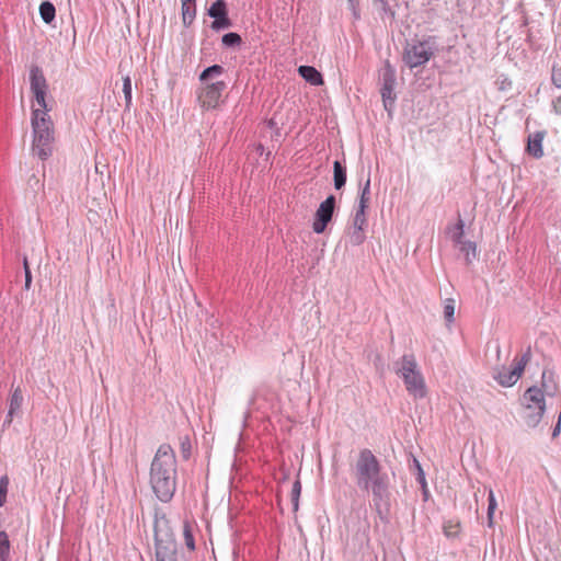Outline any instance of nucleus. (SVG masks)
I'll use <instances>...</instances> for the list:
<instances>
[{
    "instance_id": "nucleus-49",
    "label": "nucleus",
    "mask_w": 561,
    "mask_h": 561,
    "mask_svg": "<svg viewBox=\"0 0 561 561\" xmlns=\"http://www.w3.org/2000/svg\"><path fill=\"white\" fill-rule=\"evenodd\" d=\"M500 352H501L500 346H497V348H496L497 355H500Z\"/></svg>"
},
{
    "instance_id": "nucleus-32",
    "label": "nucleus",
    "mask_w": 561,
    "mask_h": 561,
    "mask_svg": "<svg viewBox=\"0 0 561 561\" xmlns=\"http://www.w3.org/2000/svg\"><path fill=\"white\" fill-rule=\"evenodd\" d=\"M463 227H465L463 221L461 219H459L456 225L455 232L451 236L453 242L457 247H459L460 244L466 242V240H463V234H465Z\"/></svg>"
},
{
    "instance_id": "nucleus-48",
    "label": "nucleus",
    "mask_w": 561,
    "mask_h": 561,
    "mask_svg": "<svg viewBox=\"0 0 561 561\" xmlns=\"http://www.w3.org/2000/svg\"><path fill=\"white\" fill-rule=\"evenodd\" d=\"M196 0H181V4L186 5V3H195Z\"/></svg>"
},
{
    "instance_id": "nucleus-20",
    "label": "nucleus",
    "mask_w": 561,
    "mask_h": 561,
    "mask_svg": "<svg viewBox=\"0 0 561 561\" xmlns=\"http://www.w3.org/2000/svg\"><path fill=\"white\" fill-rule=\"evenodd\" d=\"M22 404H23V393H22L21 388L16 387L15 389H13L11 397H10V402H9L10 416H14V414L18 411H20V409L22 408Z\"/></svg>"
},
{
    "instance_id": "nucleus-9",
    "label": "nucleus",
    "mask_w": 561,
    "mask_h": 561,
    "mask_svg": "<svg viewBox=\"0 0 561 561\" xmlns=\"http://www.w3.org/2000/svg\"><path fill=\"white\" fill-rule=\"evenodd\" d=\"M227 83L225 81H215L206 83L198 92V101L201 106L205 110L216 108L221 100L222 92L226 90Z\"/></svg>"
},
{
    "instance_id": "nucleus-11",
    "label": "nucleus",
    "mask_w": 561,
    "mask_h": 561,
    "mask_svg": "<svg viewBox=\"0 0 561 561\" xmlns=\"http://www.w3.org/2000/svg\"><path fill=\"white\" fill-rule=\"evenodd\" d=\"M153 531L154 543H176L170 522L164 514L159 515L156 513Z\"/></svg>"
},
{
    "instance_id": "nucleus-22",
    "label": "nucleus",
    "mask_w": 561,
    "mask_h": 561,
    "mask_svg": "<svg viewBox=\"0 0 561 561\" xmlns=\"http://www.w3.org/2000/svg\"><path fill=\"white\" fill-rule=\"evenodd\" d=\"M207 13L214 20L217 18H222V15H226V13H228L226 1L225 0H216L209 7Z\"/></svg>"
},
{
    "instance_id": "nucleus-4",
    "label": "nucleus",
    "mask_w": 561,
    "mask_h": 561,
    "mask_svg": "<svg viewBox=\"0 0 561 561\" xmlns=\"http://www.w3.org/2000/svg\"><path fill=\"white\" fill-rule=\"evenodd\" d=\"M33 144L35 156L46 160L53 153L54 130L49 115L39 108L32 110Z\"/></svg>"
},
{
    "instance_id": "nucleus-44",
    "label": "nucleus",
    "mask_w": 561,
    "mask_h": 561,
    "mask_svg": "<svg viewBox=\"0 0 561 561\" xmlns=\"http://www.w3.org/2000/svg\"><path fill=\"white\" fill-rule=\"evenodd\" d=\"M553 106L557 113L561 114V96L557 98L553 102Z\"/></svg>"
},
{
    "instance_id": "nucleus-29",
    "label": "nucleus",
    "mask_w": 561,
    "mask_h": 561,
    "mask_svg": "<svg viewBox=\"0 0 561 561\" xmlns=\"http://www.w3.org/2000/svg\"><path fill=\"white\" fill-rule=\"evenodd\" d=\"M123 93L125 99V108L129 111L131 106V80L129 76L123 78Z\"/></svg>"
},
{
    "instance_id": "nucleus-34",
    "label": "nucleus",
    "mask_w": 561,
    "mask_h": 561,
    "mask_svg": "<svg viewBox=\"0 0 561 561\" xmlns=\"http://www.w3.org/2000/svg\"><path fill=\"white\" fill-rule=\"evenodd\" d=\"M496 500L495 495L492 490L489 491L488 495V519H489V526H492L493 524V514L496 510Z\"/></svg>"
},
{
    "instance_id": "nucleus-37",
    "label": "nucleus",
    "mask_w": 561,
    "mask_h": 561,
    "mask_svg": "<svg viewBox=\"0 0 561 561\" xmlns=\"http://www.w3.org/2000/svg\"><path fill=\"white\" fill-rule=\"evenodd\" d=\"M9 483H10V480L7 474H4L0 478V507H2L7 502Z\"/></svg>"
},
{
    "instance_id": "nucleus-38",
    "label": "nucleus",
    "mask_w": 561,
    "mask_h": 561,
    "mask_svg": "<svg viewBox=\"0 0 561 561\" xmlns=\"http://www.w3.org/2000/svg\"><path fill=\"white\" fill-rule=\"evenodd\" d=\"M183 535H184V540H185L186 547L190 550H194L195 549V540H194V536L192 533V528L188 523H184Z\"/></svg>"
},
{
    "instance_id": "nucleus-25",
    "label": "nucleus",
    "mask_w": 561,
    "mask_h": 561,
    "mask_svg": "<svg viewBox=\"0 0 561 561\" xmlns=\"http://www.w3.org/2000/svg\"><path fill=\"white\" fill-rule=\"evenodd\" d=\"M10 540L5 531H0V561H9Z\"/></svg>"
},
{
    "instance_id": "nucleus-10",
    "label": "nucleus",
    "mask_w": 561,
    "mask_h": 561,
    "mask_svg": "<svg viewBox=\"0 0 561 561\" xmlns=\"http://www.w3.org/2000/svg\"><path fill=\"white\" fill-rule=\"evenodd\" d=\"M336 208V197L329 195L318 207L314 219L312 222V229L316 233H323L329 222L332 220L334 210Z\"/></svg>"
},
{
    "instance_id": "nucleus-50",
    "label": "nucleus",
    "mask_w": 561,
    "mask_h": 561,
    "mask_svg": "<svg viewBox=\"0 0 561 561\" xmlns=\"http://www.w3.org/2000/svg\"><path fill=\"white\" fill-rule=\"evenodd\" d=\"M382 0H374L375 3H380Z\"/></svg>"
},
{
    "instance_id": "nucleus-1",
    "label": "nucleus",
    "mask_w": 561,
    "mask_h": 561,
    "mask_svg": "<svg viewBox=\"0 0 561 561\" xmlns=\"http://www.w3.org/2000/svg\"><path fill=\"white\" fill-rule=\"evenodd\" d=\"M352 474L359 490L371 493V507L379 519L388 523L391 510V480L370 449L359 450Z\"/></svg>"
},
{
    "instance_id": "nucleus-39",
    "label": "nucleus",
    "mask_w": 561,
    "mask_h": 561,
    "mask_svg": "<svg viewBox=\"0 0 561 561\" xmlns=\"http://www.w3.org/2000/svg\"><path fill=\"white\" fill-rule=\"evenodd\" d=\"M551 82L556 88L561 89V66L558 64L552 65Z\"/></svg>"
},
{
    "instance_id": "nucleus-12",
    "label": "nucleus",
    "mask_w": 561,
    "mask_h": 561,
    "mask_svg": "<svg viewBox=\"0 0 561 561\" xmlns=\"http://www.w3.org/2000/svg\"><path fill=\"white\" fill-rule=\"evenodd\" d=\"M367 225L366 209L357 207L353 217V231L350 236L351 243L359 245L365 240L364 228Z\"/></svg>"
},
{
    "instance_id": "nucleus-16",
    "label": "nucleus",
    "mask_w": 561,
    "mask_h": 561,
    "mask_svg": "<svg viewBox=\"0 0 561 561\" xmlns=\"http://www.w3.org/2000/svg\"><path fill=\"white\" fill-rule=\"evenodd\" d=\"M298 73L304 78L308 83L312 85H321L323 84V77L320 71H318L312 66H300L298 68Z\"/></svg>"
},
{
    "instance_id": "nucleus-40",
    "label": "nucleus",
    "mask_w": 561,
    "mask_h": 561,
    "mask_svg": "<svg viewBox=\"0 0 561 561\" xmlns=\"http://www.w3.org/2000/svg\"><path fill=\"white\" fill-rule=\"evenodd\" d=\"M46 93L47 90L36 91L33 93L35 102L39 106L38 108L45 111L47 113V104H46Z\"/></svg>"
},
{
    "instance_id": "nucleus-8",
    "label": "nucleus",
    "mask_w": 561,
    "mask_h": 561,
    "mask_svg": "<svg viewBox=\"0 0 561 561\" xmlns=\"http://www.w3.org/2000/svg\"><path fill=\"white\" fill-rule=\"evenodd\" d=\"M381 88L380 94L385 110L390 114L393 110L397 95L394 93L396 87V69L391 66L389 60L385 61L380 70Z\"/></svg>"
},
{
    "instance_id": "nucleus-46",
    "label": "nucleus",
    "mask_w": 561,
    "mask_h": 561,
    "mask_svg": "<svg viewBox=\"0 0 561 561\" xmlns=\"http://www.w3.org/2000/svg\"><path fill=\"white\" fill-rule=\"evenodd\" d=\"M276 125H277V124H276V122H275V119H274V118L268 119V122H267V126H268L270 128L274 129V128H276Z\"/></svg>"
},
{
    "instance_id": "nucleus-19",
    "label": "nucleus",
    "mask_w": 561,
    "mask_h": 561,
    "mask_svg": "<svg viewBox=\"0 0 561 561\" xmlns=\"http://www.w3.org/2000/svg\"><path fill=\"white\" fill-rule=\"evenodd\" d=\"M225 72V68L220 65H213L205 68L199 75V81L204 83H209L210 80H214L221 76Z\"/></svg>"
},
{
    "instance_id": "nucleus-35",
    "label": "nucleus",
    "mask_w": 561,
    "mask_h": 561,
    "mask_svg": "<svg viewBox=\"0 0 561 561\" xmlns=\"http://www.w3.org/2000/svg\"><path fill=\"white\" fill-rule=\"evenodd\" d=\"M300 493H301V483H300L299 479H297L293 483V488H291V503H293L294 511L298 510Z\"/></svg>"
},
{
    "instance_id": "nucleus-28",
    "label": "nucleus",
    "mask_w": 561,
    "mask_h": 561,
    "mask_svg": "<svg viewBox=\"0 0 561 561\" xmlns=\"http://www.w3.org/2000/svg\"><path fill=\"white\" fill-rule=\"evenodd\" d=\"M221 43L226 47L234 48L241 45L242 38L238 33L230 32L221 37Z\"/></svg>"
},
{
    "instance_id": "nucleus-24",
    "label": "nucleus",
    "mask_w": 561,
    "mask_h": 561,
    "mask_svg": "<svg viewBox=\"0 0 561 561\" xmlns=\"http://www.w3.org/2000/svg\"><path fill=\"white\" fill-rule=\"evenodd\" d=\"M370 201V176L367 178L365 184L360 188L359 199L357 207H362L363 209L368 208V204Z\"/></svg>"
},
{
    "instance_id": "nucleus-14",
    "label": "nucleus",
    "mask_w": 561,
    "mask_h": 561,
    "mask_svg": "<svg viewBox=\"0 0 561 561\" xmlns=\"http://www.w3.org/2000/svg\"><path fill=\"white\" fill-rule=\"evenodd\" d=\"M156 561H178V543H154Z\"/></svg>"
},
{
    "instance_id": "nucleus-33",
    "label": "nucleus",
    "mask_w": 561,
    "mask_h": 561,
    "mask_svg": "<svg viewBox=\"0 0 561 561\" xmlns=\"http://www.w3.org/2000/svg\"><path fill=\"white\" fill-rule=\"evenodd\" d=\"M192 451V443L187 435L180 437V453L183 459H188Z\"/></svg>"
},
{
    "instance_id": "nucleus-23",
    "label": "nucleus",
    "mask_w": 561,
    "mask_h": 561,
    "mask_svg": "<svg viewBox=\"0 0 561 561\" xmlns=\"http://www.w3.org/2000/svg\"><path fill=\"white\" fill-rule=\"evenodd\" d=\"M413 462H414V466H415V468L417 470L416 481L420 483V485L422 488L423 500L427 501L428 497H430V491L427 489L425 473H424L420 462L416 459H414Z\"/></svg>"
},
{
    "instance_id": "nucleus-15",
    "label": "nucleus",
    "mask_w": 561,
    "mask_h": 561,
    "mask_svg": "<svg viewBox=\"0 0 561 561\" xmlns=\"http://www.w3.org/2000/svg\"><path fill=\"white\" fill-rule=\"evenodd\" d=\"M30 84L32 93L48 90L46 78L38 66H33L30 70Z\"/></svg>"
},
{
    "instance_id": "nucleus-26",
    "label": "nucleus",
    "mask_w": 561,
    "mask_h": 561,
    "mask_svg": "<svg viewBox=\"0 0 561 561\" xmlns=\"http://www.w3.org/2000/svg\"><path fill=\"white\" fill-rule=\"evenodd\" d=\"M182 5V18L184 25H191L196 16V5L195 3H186V5Z\"/></svg>"
},
{
    "instance_id": "nucleus-13",
    "label": "nucleus",
    "mask_w": 561,
    "mask_h": 561,
    "mask_svg": "<svg viewBox=\"0 0 561 561\" xmlns=\"http://www.w3.org/2000/svg\"><path fill=\"white\" fill-rule=\"evenodd\" d=\"M546 136L543 130H538L528 136L526 151L535 159L543 156L542 141Z\"/></svg>"
},
{
    "instance_id": "nucleus-21",
    "label": "nucleus",
    "mask_w": 561,
    "mask_h": 561,
    "mask_svg": "<svg viewBox=\"0 0 561 561\" xmlns=\"http://www.w3.org/2000/svg\"><path fill=\"white\" fill-rule=\"evenodd\" d=\"M39 15L46 24H50L56 16L55 5L48 0L43 1L39 5Z\"/></svg>"
},
{
    "instance_id": "nucleus-5",
    "label": "nucleus",
    "mask_w": 561,
    "mask_h": 561,
    "mask_svg": "<svg viewBox=\"0 0 561 561\" xmlns=\"http://www.w3.org/2000/svg\"><path fill=\"white\" fill-rule=\"evenodd\" d=\"M546 411V402L543 392L540 388L529 387L523 396V414L524 423L535 428L541 421Z\"/></svg>"
},
{
    "instance_id": "nucleus-7",
    "label": "nucleus",
    "mask_w": 561,
    "mask_h": 561,
    "mask_svg": "<svg viewBox=\"0 0 561 561\" xmlns=\"http://www.w3.org/2000/svg\"><path fill=\"white\" fill-rule=\"evenodd\" d=\"M530 358L531 350L530 347H527V350L522 354L519 358H515L514 366L511 370L506 369L505 367L495 368L492 376L501 386L512 387L520 378Z\"/></svg>"
},
{
    "instance_id": "nucleus-42",
    "label": "nucleus",
    "mask_w": 561,
    "mask_h": 561,
    "mask_svg": "<svg viewBox=\"0 0 561 561\" xmlns=\"http://www.w3.org/2000/svg\"><path fill=\"white\" fill-rule=\"evenodd\" d=\"M359 0H348V3L353 10L354 16L359 18L356 7L358 5Z\"/></svg>"
},
{
    "instance_id": "nucleus-30",
    "label": "nucleus",
    "mask_w": 561,
    "mask_h": 561,
    "mask_svg": "<svg viewBox=\"0 0 561 561\" xmlns=\"http://www.w3.org/2000/svg\"><path fill=\"white\" fill-rule=\"evenodd\" d=\"M455 300L453 298H447L444 300V318L447 323H453L455 318Z\"/></svg>"
},
{
    "instance_id": "nucleus-18",
    "label": "nucleus",
    "mask_w": 561,
    "mask_h": 561,
    "mask_svg": "<svg viewBox=\"0 0 561 561\" xmlns=\"http://www.w3.org/2000/svg\"><path fill=\"white\" fill-rule=\"evenodd\" d=\"M542 383L540 388L543 392V396L553 397L558 391V385L554 380V376L552 371L543 370L542 371Z\"/></svg>"
},
{
    "instance_id": "nucleus-45",
    "label": "nucleus",
    "mask_w": 561,
    "mask_h": 561,
    "mask_svg": "<svg viewBox=\"0 0 561 561\" xmlns=\"http://www.w3.org/2000/svg\"><path fill=\"white\" fill-rule=\"evenodd\" d=\"M13 416H10V411H8L7 417L4 420L3 426H9L12 423Z\"/></svg>"
},
{
    "instance_id": "nucleus-3",
    "label": "nucleus",
    "mask_w": 561,
    "mask_h": 561,
    "mask_svg": "<svg viewBox=\"0 0 561 561\" xmlns=\"http://www.w3.org/2000/svg\"><path fill=\"white\" fill-rule=\"evenodd\" d=\"M393 371L403 380L408 393L415 400L426 397V382L413 354H404L397 359Z\"/></svg>"
},
{
    "instance_id": "nucleus-47",
    "label": "nucleus",
    "mask_w": 561,
    "mask_h": 561,
    "mask_svg": "<svg viewBox=\"0 0 561 561\" xmlns=\"http://www.w3.org/2000/svg\"><path fill=\"white\" fill-rule=\"evenodd\" d=\"M23 267H24V273H27V271H31L26 257H24V260H23Z\"/></svg>"
},
{
    "instance_id": "nucleus-6",
    "label": "nucleus",
    "mask_w": 561,
    "mask_h": 561,
    "mask_svg": "<svg viewBox=\"0 0 561 561\" xmlns=\"http://www.w3.org/2000/svg\"><path fill=\"white\" fill-rule=\"evenodd\" d=\"M435 42L432 37L423 41L407 43L403 51V61L410 68L424 66L435 54Z\"/></svg>"
},
{
    "instance_id": "nucleus-43",
    "label": "nucleus",
    "mask_w": 561,
    "mask_h": 561,
    "mask_svg": "<svg viewBox=\"0 0 561 561\" xmlns=\"http://www.w3.org/2000/svg\"><path fill=\"white\" fill-rule=\"evenodd\" d=\"M31 283H32V274H31V271H27V273H25V288L26 289L30 288Z\"/></svg>"
},
{
    "instance_id": "nucleus-31",
    "label": "nucleus",
    "mask_w": 561,
    "mask_h": 561,
    "mask_svg": "<svg viewBox=\"0 0 561 561\" xmlns=\"http://www.w3.org/2000/svg\"><path fill=\"white\" fill-rule=\"evenodd\" d=\"M231 25H232V22H231V20L229 19L228 13H226V15H222V18H217V19H215V20L211 22L210 27H211L214 31H220V30L229 28V27H231Z\"/></svg>"
},
{
    "instance_id": "nucleus-36",
    "label": "nucleus",
    "mask_w": 561,
    "mask_h": 561,
    "mask_svg": "<svg viewBox=\"0 0 561 561\" xmlns=\"http://www.w3.org/2000/svg\"><path fill=\"white\" fill-rule=\"evenodd\" d=\"M459 523H454L451 520L445 522L443 526L445 536L448 538L457 537L459 533Z\"/></svg>"
},
{
    "instance_id": "nucleus-17",
    "label": "nucleus",
    "mask_w": 561,
    "mask_h": 561,
    "mask_svg": "<svg viewBox=\"0 0 561 561\" xmlns=\"http://www.w3.org/2000/svg\"><path fill=\"white\" fill-rule=\"evenodd\" d=\"M347 180L346 167L339 160L333 162V181L334 188L341 190L345 186Z\"/></svg>"
},
{
    "instance_id": "nucleus-41",
    "label": "nucleus",
    "mask_w": 561,
    "mask_h": 561,
    "mask_svg": "<svg viewBox=\"0 0 561 561\" xmlns=\"http://www.w3.org/2000/svg\"><path fill=\"white\" fill-rule=\"evenodd\" d=\"M380 8L385 13H390L392 16L394 15L393 11H391L388 2L386 0H382L380 3Z\"/></svg>"
},
{
    "instance_id": "nucleus-27",
    "label": "nucleus",
    "mask_w": 561,
    "mask_h": 561,
    "mask_svg": "<svg viewBox=\"0 0 561 561\" xmlns=\"http://www.w3.org/2000/svg\"><path fill=\"white\" fill-rule=\"evenodd\" d=\"M459 250L465 254L467 264H470L476 257L477 245L472 241L463 242L459 245Z\"/></svg>"
},
{
    "instance_id": "nucleus-2",
    "label": "nucleus",
    "mask_w": 561,
    "mask_h": 561,
    "mask_svg": "<svg viewBox=\"0 0 561 561\" xmlns=\"http://www.w3.org/2000/svg\"><path fill=\"white\" fill-rule=\"evenodd\" d=\"M150 485L159 501L170 502L176 491L178 463L169 444L159 446L150 466Z\"/></svg>"
}]
</instances>
